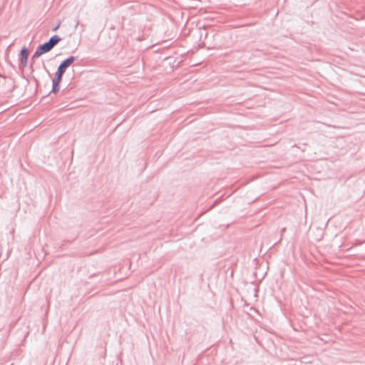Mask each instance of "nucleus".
I'll list each match as a JSON object with an SVG mask.
<instances>
[{
  "instance_id": "nucleus-1",
  "label": "nucleus",
  "mask_w": 365,
  "mask_h": 365,
  "mask_svg": "<svg viewBox=\"0 0 365 365\" xmlns=\"http://www.w3.org/2000/svg\"><path fill=\"white\" fill-rule=\"evenodd\" d=\"M59 41L60 38L58 36H52L48 42L43 43L38 48L34 55V57L38 58L43 53L48 52L56 44L59 42Z\"/></svg>"
},
{
  "instance_id": "nucleus-2",
  "label": "nucleus",
  "mask_w": 365,
  "mask_h": 365,
  "mask_svg": "<svg viewBox=\"0 0 365 365\" xmlns=\"http://www.w3.org/2000/svg\"><path fill=\"white\" fill-rule=\"evenodd\" d=\"M74 60L75 58L73 56L69 57L59 66L58 71L64 73L66 69L73 63Z\"/></svg>"
},
{
  "instance_id": "nucleus-3",
  "label": "nucleus",
  "mask_w": 365,
  "mask_h": 365,
  "mask_svg": "<svg viewBox=\"0 0 365 365\" xmlns=\"http://www.w3.org/2000/svg\"><path fill=\"white\" fill-rule=\"evenodd\" d=\"M63 74V73H62L59 71H57V72L56 73V78L53 81V91L54 93H56L58 91V86L61 81Z\"/></svg>"
},
{
  "instance_id": "nucleus-4",
  "label": "nucleus",
  "mask_w": 365,
  "mask_h": 365,
  "mask_svg": "<svg viewBox=\"0 0 365 365\" xmlns=\"http://www.w3.org/2000/svg\"><path fill=\"white\" fill-rule=\"evenodd\" d=\"M21 56L22 61H24V63H26L29 56V52L25 48H22L21 51Z\"/></svg>"
}]
</instances>
